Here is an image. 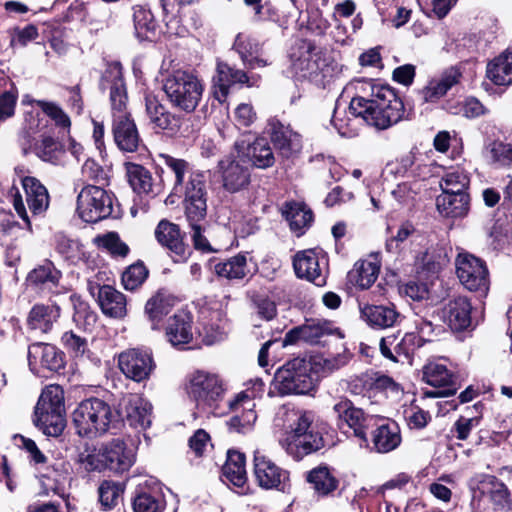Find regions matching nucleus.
I'll use <instances>...</instances> for the list:
<instances>
[{
	"mask_svg": "<svg viewBox=\"0 0 512 512\" xmlns=\"http://www.w3.org/2000/svg\"><path fill=\"white\" fill-rule=\"evenodd\" d=\"M102 90H109L112 109V133L116 146L123 152H136L142 143L139 131L127 111V90L123 80L122 66L110 64L100 81Z\"/></svg>",
	"mask_w": 512,
	"mask_h": 512,
	"instance_id": "1",
	"label": "nucleus"
},
{
	"mask_svg": "<svg viewBox=\"0 0 512 512\" xmlns=\"http://www.w3.org/2000/svg\"><path fill=\"white\" fill-rule=\"evenodd\" d=\"M368 96L352 98L349 110L367 124L384 130L405 118L403 101L395 91L383 85H371Z\"/></svg>",
	"mask_w": 512,
	"mask_h": 512,
	"instance_id": "2",
	"label": "nucleus"
},
{
	"mask_svg": "<svg viewBox=\"0 0 512 512\" xmlns=\"http://www.w3.org/2000/svg\"><path fill=\"white\" fill-rule=\"evenodd\" d=\"M313 420L314 416L310 411L292 408L285 412L288 430L280 439V445L297 461L319 451L324 446L323 437L313 426Z\"/></svg>",
	"mask_w": 512,
	"mask_h": 512,
	"instance_id": "3",
	"label": "nucleus"
},
{
	"mask_svg": "<svg viewBox=\"0 0 512 512\" xmlns=\"http://www.w3.org/2000/svg\"><path fill=\"white\" fill-rule=\"evenodd\" d=\"M72 419L76 433L87 438L114 433L123 422L119 411L95 397L81 401L73 411Z\"/></svg>",
	"mask_w": 512,
	"mask_h": 512,
	"instance_id": "4",
	"label": "nucleus"
},
{
	"mask_svg": "<svg viewBox=\"0 0 512 512\" xmlns=\"http://www.w3.org/2000/svg\"><path fill=\"white\" fill-rule=\"evenodd\" d=\"M290 73L296 81H309L324 85L332 77L334 66L313 42L298 40L290 52Z\"/></svg>",
	"mask_w": 512,
	"mask_h": 512,
	"instance_id": "5",
	"label": "nucleus"
},
{
	"mask_svg": "<svg viewBox=\"0 0 512 512\" xmlns=\"http://www.w3.org/2000/svg\"><path fill=\"white\" fill-rule=\"evenodd\" d=\"M79 462L88 472L110 470L123 473L133 465L134 454L119 438L99 446L86 447L79 454Z\"/></svg>",
	"mask_w": 512,
	"mask_h": 512,
	"instance_id": "6",
	"label": "nucleus"
},
{
	"mask_svg": "<svg viewBox=\"0 0 512 512\" xmlns=\"http://www.w3.org/2000/svg\"><path fill=\"white\" fill-rule=\"evenodd\" d=\"M185 216L191 228V238L194 248L203 252L212 251V247L204 235L202 222L207 213V192L204 177L201 174H191L183 200Z\"/></svg>",
	"mask_w": 512,
	"mask_h": 512,
	"instance_id": "7",
	"label": "nucleus"
},
{
	"mask_svg": "<svg viewBox=\"0 0 512 512\" xmlns=\"http://www.w3.org/2000/svg\"><path fill=\"white\" fill-rule=\"evenodd\" d=\"M163 91L173 108L191 113L202 99L204 85L195 74L176 70L163 80Z\"/></svg>",
	"mask_w": 512,
	"mask_h": 512,
	"instance_id": "8",
	"label": "nucleus"
},
{
	"mask_svg": "<svg viewBox=\"0 0 512 512\" xmlns=\"http://www.w3.org/2000/svg\"><path fill=\"white\" fill-rule=\"evenodd\" d=\"M311 363L304 358H294L277 370L268 395L306 394L314 387Z\"/></svg>",
	"mask_w": 512,
	"mask_h": 512,
	"instance_id": "9",
	"label": "nucleus"
},
{
	"mask_svg": "<svg viewBox=\"0 0 512 512\" xmlns=\"http://www.w3.org/2000/svg\"><path fill=\"white\" fill-rule=\"evenodd\" d=\"M337 425L345 432L352 431L360 446H369L368 430L375 426L376 419L364 413L347 398H340L333 405Z\"/></svg>",
	"mask_w": 512,
	"mask_h": 512,
	"instance_id": "10",
	"label": "nucleus"
},
{
	"mask_svg": "<svg viewBox=\"0 0 512 512\" xmlns=\"http://www.w3.org/2000/svg\"><path fill=\"white\" fill-rule=\"evenodd\" d=\"M225 390L224 383L218 375L204 371L193 373L187 384L189 397L202 411L216 408L222 400Z\"/></svg>",
	"mask_w": 512,
	"mask_h": 512,
	"instance_id": "11",
	"label": "nucleus"
},
{
	"mask_svg": "<svg viewBox=\"0 0 512 512\" xmlns=\"http://www.w3.org/2000/svg\"><path fill=\"white\" fill-rule=\"evenodd\" d=\"M113 194L96 185H87L77 196V213L87 223H96L112 215Z\"/></svg>",
	"mask_w": 512,
	"mask_h": 512,
	"instance_id": "12",
	"label": "nucleus"
},
{
	"mask_svg": "<svg viewBox=\"0 0 512 512\" xmlns=\"http://www.w3.org/2000/svg\"><path fill=\"white\" fill-rule=\"evenodd\" d=\"M456 275L469 291L486 296L489 290V273L484 261L469 253H459L456 260Z\"/></svg>",
	"mask_w": 512,
	"mask_h": 512,
	"instance_id": "13",
	"label": "nucleus"
},
{
	"mask_svg": "<svg viewBox=\"0 0 512 512\" xmlns=\"http://www.w3.org/2000/svg\"><path fill=\"white\" fill-rule=\"evenodd\" d=\"M154 236L173 262L185 263L191 256L192 251L184 241L185 233L177 224L167 219L160 220L154 230Z\"/></svg>",
	"mask_w": 512,
	"mask_h": 512,
	"instance_id": "14",
	"label": "nucleus"
},
{
	"mask_svg": "<svg viewBox=\"0 0 512 512\" xmlns=\"http://www.w3.org/2000/svg\"><path fill=\"white\" fill-rule=\"evenodd\" d=\"M253 475L257 484L266 490L275 489L284 492L289 486V472L260 450L254 452Z\"/></svg>",
	"mask_w": 512,
	"mask_h": 512,
	"instance_id": "15",
	"label": "nucleus"
},
{
	"mask_svg": "<svg viewBox=\"0 0 512 512\" xmlns=\"http://www.w3.org/2000/svg\"><path fill=\"white\" fill-rule=\"evenodd\" d=\"M268 133L279 156L283 159H293L300 154L302 150L301 135L295 132L289 124L275 117L270 118Z\"/></svg>",
	"mask_w": 512,
	"mask_h": 512,
	"instance_id": "16",
	"label": "nucleus"
},
{
	"mask_svg": "<svg viewBox=\"0 0 512 512\" xmlns=\"http://www.w3.org/2000/svg\"><path fill=\"white\" fill-rule=\"evenodd\" d=\"M360 319L373 330H384L399 325L403 315L394 303L371 304L359 301Z\"/></svg>",
	"mask_w": 512,
	"mask_h": 512,
	"instance_id": "17",
	"label": "nucleus"
},
{
	"mask_svg": "<svg viewBox=\"0 0 512 512\" xmlns=\"http://www.w3.org/2000/svg\"><path fill=\"white\" fill-rule=\"evenodd\" d=\"M120 416L129 423V425L138 430H145L152 422V405L139 394H126L118 404Z\"/></svg>",
	"mask_w": 512,
	"mask_h": 512,
	"instance_id": "18",
	"label": "nucleus"
},
{
	"mask_svg": "<svg viewBox=\"0 0 512 512\" xmlns=\"http://www.w3.org/2000/svg\"><path fill=\"white\" fill-rule=\"evenodd\" d=\"M424 381L442 390L424 391L423 395L426 398H438L453 395L457 391V377L446 367V365L439 362H429L423 368Z\"/></svg>",
	"mask_w": 512,
	"mask_h": 512,
	"instance_id": "19",
	"label": "nucleus"
},
{
	"mask_svg": "<svg viewBox=\"0 0 512 512\" xmlns=\"http://www.w3.org/2000/svg\"><path fill=\"white\" fill-rule=\"evenodd\" d=\"M118 365L127 378L136 382L146 380L155 367L151 353L136 348L122 352Z\"/></svg>",
	"mask_w": 512,
	"mask_h": 512,
	"instance_id": "20",
	"label": "nucleus"
},
{
	"mask_svg": "<svg viewBox=\"0 0 512 512\" xmlns=\"http://www.w3.org/2000/svg\"><path fill=\"white\" fill-rule=\"evenodd\" d=\"M62 272L55 267L53 262L45 260L43 264L31 270L26 283L29 287L42 294H61L65 291L61 284Z\"/></svg>",
	"mask_w": 512,
	"mask_h": 512,
	"instance_id": "21",
	"label": "nucleus"
},
{
	"mask_svg": "<svg viewBox=\"0 0 512 512\" xmlns=\"http://www.w3.org/2000/svg\"><path fill=\"white\" fill-rule=\"evenodd\" d=\"M423 345V339L416 333L410 332L398 338L397 335H389L383 337L380 341L379 348L381 354L393 361L399 362L409 360L415 350Z\"/></svg>",
	"mask_w": 512,
	"mask_h": 512,
	"instance_id": "22",
	"label": "nucleus"
},
{
	"mask_svg": "<svg viewBox=\"0 0 512 512\" xmlns=\"http://www.w3.org/2000/svg\"><path fill=\"white\" fill-rule=\"evenodd\" d=\"M145 110L150 124L168 136H175L181 127V117L170 112L156 96H145Z\"/></svg>",
	"mask_w": 512,
	"mask_h": 512,
	"instance_id": "23",
	"label": "nucleus"
},
{
	"mask_svg": "<svg viewBox=\"0 0 512 512\" xmlns=\"http://www.w3.org/2000/svg\"><path fill=\"white\" fill-rule=\"evenodd\" d=\"M249 77L240 69L218 61L216 74L213 76V96L219 103H224L229 94V88L235 84H248Z\"/></svg>",
	"mask_w": 512,
	"mask_h": 512,
	"instance_id": "24",
	"label": "nucleus"
},
{
	"mask_svg": "<svg viewBox=\"0 0 512 512\" xmlns=\"http://www.w3.org/2000/svg\"><path fill=\"white\" fill-rule=\"evenodd\" d=\"M90 293L94 296L97 289L98 303L102 312L111 317L121 319L127 314V300L123 293L110 285L94 286L88 283Z\"/></svg>",
	"mask_w": 512,
	"mask_h": 512,
	"instance_id": "25",
	"label": "nucleus"
},
{
	"mask_svg": "<svg viewBox=\"0 0 512 512\" xmlns=\"http://www.w3.org/2000/svg\"><path fill=\"white\" fill-rule=\"evenodd\" d=\"M228 405L231 410L243 409L241 415L237 414L227 421L229 431L242 434L251 431L257 415L253 409L254 403L250 396L245 392H240L233 400L228 402Z\"/></svg>",
	"mask_w": 512,
	"mask_h": 512,
	"instance_id": "26",
	"label": "nucleus"
},
{
	"mask_svg": "<svg viewBox=\"0 0 512 512\" xmlns=\"http://www.w3.org/2000/svg\"><path fill=\"white\" fill-rule=\"evenodd\" d=\"M193 317L185 311L180 310L168 319L165 335L168 342L179 349H183L193 339Z\"/></svg>",
	"mask_w": 512,
	"mask_h": 512,
	"instance_id": "27",
	"label": "nucleus"
},
{
	"mask_svg": "<svg viewBox=\"0 0 512 512\" xmlns=\"http://www.w3.org/2000/svg\"><path fill=\"white\" fill-rule=\"evenodd\" d=\"M293 267L299 278L306 279L317 286H323L326 282V274L315 250L298 252L294 257Z\"/></svg>",
	"mask_w": 512,
	"mask_h": 512,
	"instance_id": "28",
	"label": "nucleus"
},
{
	"mask_svg": "<svg viewBox=\"0 0 512 512\" xmlns=\"http://www.w3.org/2000/svg\"><path fill=\"white\" fill-rule=\"evenodd\" d=\"M472 305L464 296L448 300L442 309L444 322L454 331H463L471 325Z\"/></svg>",
	"mask_w": 512,
	"mask_h": 512,
	"instance_id": "29",
	"label": "nucleus"
},
{
	"mask_svg": "<svg viewBox=\"0 0 512 512\" xmlns=\"http://www.w3.org/2000/svg\"><path fill=\"white\" fill-rule=\"evenodd\" d=\"M25 136L22 142V150L24 154L33 152L42 161L51 164H58L65 154L63 144L50 135H42L40 140L34 143L30 142Z\"/></svg>",
	"mask_w": 512,
	"mask_h": 512,
	"instance_id": "30",
	"label": "nucleus"
},
{
	"mask_svg": "<svg viewBox=\"0 0 512 512\" xmlns=\"http://www.w3.org/2000/svg\"><path fill=\"white\" fill-rule=\"evenodd\" d=\"M257 264L245 254L230 257L224 262L215 264V273L228 280L251 278L257 272Z\"/></svg>",
	"mask_w": 512,
	"mask_h": 512,
	"instance_id": "31",
	"label": "nucleus"
},
{
	"mask_svg": "<svg viewBox=\"0 0 512 512\" xmlns=\"http://www.w3.org/2000/svg\"><path fill=\"white\" fill-rule=\"evenodd\" d=\"M223 187L230 193L238 192L250 183V172L238 160L226 158L219 161Z\"/></svg>",
	"mask_w": 512,
	"mask_h": 512,
	"instance_id": "32",
	"label": "nucleus"
},
{
	"mask_svg": "<svg viewBox=\"0 0 512 512\" xmlns=\"http://www.w3.org/2000/svg\"><path fill=\"white\" fill-rule=\"evenodd\" d=\"M371 430L372 449L378 453H389L395 450L402 441L398 424L394 421H386L375 424Z\"/></svg>",
	"mask_w": 512,
	"mask_h": 512,
	"instance_id": "33",
	"label": "nucleus"
},
{
	"mask_svg": "<svg viewBox=\"0 0 512 512\" xmlns=\"http://www.w3.org/2000/svg\"><path fill=\"white\" fill-rule=\"evenodd\" d=\"M29 365L40 363L50 371H59L64 366V355L54 345L47 343H33L28 348Z\"/></svg>",
	"mask_w": 512,
	"mask_h": 512,
	"instance_id": "34",
	"label": "nucleus"
},
{
	"mask_svg": "<svg viewBox=\"0 0 512 512\" xmlns=\"http://www.w3.org/2000/svg\"><path fill=\"white\" fill-rule=\"evenodd\" d=\"M477 490L487 496L495 509H510L512 500L507 486L493 475H481Z\"/></svg>",
	"mask_w": 512,
	"mask_h": 512,
	"instance_id": "35",
	"label": "nucleus"
},
{
	"mask_svg": "<svg viewBox=\"0 0 512 512\" xmlns=\"http://www.w3.org/2000/svg\"><path fill=\"white\" fill-rule=\"evenodd\" d=\"M461 72L456 67H449L439 77L431 79L420 91L424 102H436L443 97L449 89L459 82Z\"/></svg>",
	"mask_w": 512,
	"mask_h": 512,
	"instance_id": "36",
	"label": "nucleus"
},
{
	"mask_svg": "<svg viewBox=\"0 0 512 512\" xmlns=\"http://www.w3.org/2000/svg\"><path fill=\"white\" fill-rule=\"evenodd\" d=\"M26 194V202L32 215H43L50 203L47 188L35 177L26 176L21 179Z\"/></svg>",
	"mask_w": 512,
	"mask_h": 512,
	"instance_id": "37",
	"label": "nucleus"
},
{
	"mask_svg": "<svg viewBox=\"0 0 512 512\" xmlns=\"http://www.w3.org/2000/svg\"><path fill=\"white\" fill-rule=\"evenodd\" d=\"M233 48L249 69L265 67L270 64L267 59L259 57L262 45L251 36L239 33L235 38Z\"/></svg>",
	"mask_w": 512,
	"mask_h": 512,
	"instance_id": "38",
	"label": "nucleus"
},
{
	"mask_svg": "<svg viewBox=\"0 0 512 512\" xmlns=\"http://www.w3.org/2000/svg\"><path fill=\"white\" fill-rule=\"evenodd\" d=\"M159 158L174 175L175 181L172 188L173 195H179L185 198V190L188 182L190 181L191 174L204 175L201 172L192 171L189 162L184 159L175 158L165 153L159 154ZM203 177L205 178V176Z\"/></svg>",
	"mask_w": 512,
	"mask_h": 512,
	"instance_id": "39",
	"label": "nucleus"
},
{
	"mask_svg": "<svg viewBox=\"0 0 512 512\" xmlns=\"http://www.w3.org/2000/svg\"><path fill=\"white\" fill-rule=\"evenodd\" d=\"M469 205L468 193H441L436 198L437 209L444 217H464L469 211Z\"/></svg>",
	"mask_w": 512,
	"mask_h": 512,
	"instance_id": "40",
	"label": "nucleus"
},
{
	"mask_svg": "<svg viewBox=\"0 0 512 512\" xmlns=\"http://www.w3.org/2000/svg\"><path fill=\"white\" fill-rule=\"evenodd\" d=\"M60 317V307L55 304H35L28 315V325L33 330L47 333Z\"/></svg>",
	"mask_w": 512,
	"mask_h": 512,
	"instance_id": "41",
	"label": "nucleus"
},
{
	"mask_svg": "<svg viewBox=\"0 0 512 512\" xmlns=\"http://www.w3.org/2000/svg\"><path fill=\"white\" fill-rule=\"evenodd\" d=\"M283 215L289 222L290 229L301 236L313 222V213L306 204L301 202H288L283 209Z\"/></svg>",
	"mask_w": 512,
	"mask_h": 512,
	"instance_id": "42",
	"label": "nucleus"
},
{
	"mask_svg": "<svg viewBox=\"0 0 512 512\" xmlns=\"http://www.w3.org/2000/svg\"><path fill=\"white\" fill-rule=\"evenodd\" d=\"M245 157L254 167L267 169L275 163L273 150L265 138H256L242 151Z\"/></svg>",
	"mask_w": 512,
	"mask_h": 512,
	"instance_id": "43",
	"label": "nucleus"
},
{
	"mask_svg": "<svg viewBox=\"0 0 512 512\" xmlns=\"http://www.w3.org/2000/svg\"><path fill=\"white\" fill-rule=\"evenodd\" d=\"M380 265L374 261L362 260L354 264L348 272L347 279L350 284L360 290L369 289L377 280Z\"/></svg>",
	"mask_w": 512,
	"mask_h": 512,
	"instance_id": "44",
	"label": "nucleus"
},
{
	"mask_svg": "<svg viewBox=\"0 0 512 512\" xmlns=\"http://www.w3.org/2000/svg\"><path fill=\"white\" fill-rule=\"evenodd\" d=\"M486 73L495 85L512 84V47L490 61Z\"/></svg>",
	"mask_w": 512,
	"mask_h": 512,
	"instance_id": "45",
	"label": "nucleus"
},
{
	"mask_svg": "<svg viewBox=\"0 0 512 512\" xmlns=\"http://www.w3.org/2000/svg\"><path fill=\"white\" fill-rule=\"evenodd\" d=\"M35 425L47 436H59L65 427L64 411L38 409L35 407L34 412Z\"/></svg>",
	"mask_w": 512,
	"mask_h": 512,
	"instance_id": "46",
	"label": "nucleus"
},
{
	"mask_svg": "<svg viewBox=\"0 0 512 512\" xmlns=\"http://www.w3.org/2000/svg\"><path fill=\"white\" fill-rule=\"evenodd\" d=\"M222 476L233 485L243 487L247 481L245 455L239 451L229 450L222 467Z\"/></svg>",
	"mask_w": 512,
	"mask_h": 512,
	"instance_id": "47",
	"label": "nucleus"
},
{
	"mask_svg": "<svg viewBox=\"0 0 512 512\" xmlns=\"http://www.w3.org/2000/svg\"><path fill=\"white\" fill-rule=\"evenodd\" d=\"M133 22L135 34L139 40H152L156 35L157 23L150 10L141 6L134 7Z\"/></svg>",
	"mask_w": 512,
	"mask_h": 512,
	"instance_id": "48",
	"label": "nucleus"
},
{
	"mask_svg": "<svg viewBox=\"0 0 512 512\" xmlns=\"http://www.w3.org/2000/svg\"><path fill=\"white\" fill-rule=\"evenodd\" d=\"M125 166L129 184L136 193L152 192L153 178L149 170L135 163H126Z\"/></svg>",
	"mask_w": 512,
	"mask_h": 512,
	"instance_id": "49",
	"label": "nucleus"
},
{
	"mask_svg": "<svg viewBox=\"0 0 512 512\" xmlns=\"http://www.w3.org/2000/svg\"><path fill=\"white\" fill-rule=\"evenodd\" d=\"M172 303L164 294L157 293L145 305V314L152 329H157L163 318L171 311Z\"/></svg>",
	"mask_w": 512,
	"mask_h": 512,
	"instance_id": "50",
	"label": "nucleus"
},
{
	"mask_svg": "<svg viewBox=\"0 0 512 512\" xmlns=\"http://www.w3.org/2000/svg\"><path fill=\"white\" fill-rule=\"evenodd\" d=\"M307 481L322 496L328 495L337 488L338 481L327 467H317L308 473Z\"/></svg>",
	"mask_w": 512,
	"mask_h": 512,
	"instance_id": "51",
	"label": "nucleus"
},
{
	"mask_svg": "<svg viewBox=\"0 0 512 512\" xmlns=\"http://www.w3.org/2000/svg\"><path fill=\"white\" fill-rule=\"evenodd\" d=\"M54 246L56 251L66 260L76 261L82 255V245L75 239L69 238L62 232L54 235Z\"/></svg>",
	"mask_w": 512,
	"mask_h": 512,
	"instance_id": "52",
	"label": "nucleus"
},
{
	"mask_svg": "<svg viewBox=\"0 0 512 512\" xmlns=\"http://www.w3.org/2000/svg\"><path fill=\"white\" fill-rule=\"evenodd\" d=\"M36 406H38V409L65 411L63 389L59 385L45 387Z\"/></svg>",
	"mask_w": 512,
	"mask_h": 512,
	"instance_id": "53",
	"label": "nucleus"
},
{
	"mask_svg": "<svg viewBox=\"0 0 512 512\" xmlns=\"http://www.w3.org/2000/svg\"><path fill=\"white\" fill-rule=\"evenodd\" d=\"M468 175L461 170L447 172L440 181L442 193H467L469 186Z\"/></svg>",
	"mask_w": 512,
	"mask_h": 512,
	"instance_id": "54",
	"label": "nucleus"
},
{
	"mask_svg": "<svg viewBox=\"0 0 512 512\" xmlns=\"http://www.w3.org/2000/svg\"><path fill=\"white\" fill-rule=\"evenodd\" d=\"M165 501L160 494L140 492L133 501L134 512H163Z\"/></svg>",
	"mask_w": 512,
	"mask_h": 512,
	"instance_id": "55",
	"label": "nucleus"
},
{
	"mask_svg": "<svg viewBox=\"0 0 512 512\" xmlns=\"http://www.w3.org/2000/svg\"><path fill=\"white\" fill-rule=\"evenodd\" d=\"M302 340L307 343L315 344L325 335L331 333V324L323 320H310L300 326Z\"/></svg>",
	"mask_w": 512,
	"mask_h": 512,
	"instance_id": "56",
	"label": "nucleus"
},
{
	"mask_svg": "<svg viewBox=\"0 0 512 512\" xmlns=\"http://www.w3.org/2000/svg\"><path fill=\"white\" fill-rule=\"evenodd\" d=\"M99 501L103 510H111L120 499L123 489L119 483L105 480L101 483L99 489Z\"/></svg>",
	"mask_w": 512,
	"mask_h": 512,
	"instance_id": "57",
	"label": "nucleus"
},
{
	"mask_svg": "<svg viewBox=\"0 0 512 512\" xmlns=\"http://www.w3.org/2000/svg\"><path fill=\"white\" fill-rule=\"evenodd\" d=\"M148 274L146 266L142 262H137L123 272L122 284L126 290L133 291L144 283Z\"/></svg>",
	"mask_w": 512,
	"mask_h": 512,
	"instance_id": "58",
	"label": "nucleus"
},
{
	"mask_svg": "<svg viewBox=\"0 0 512 512\" xmlns=\"http://www.w3.org/2000/svg\"><path fill=\"white\" fill-rule=\"evenodd\" d=\"M34 103L54 121L56 126L65 130L70 129V118L58 104L45 100H35Z\"/></svg>",
	"mask_w": 512,
	"mask_h": 512,
	"instance_id": "59",
	"label": "nucleus"
},
{
	"mask_svg": "<svg viewBox=\"0 0 512 512\" xmlns=\"http://www.w3.org/2000/svg\"><path fill=\"white\" fill-rule=\"evenodd\" d=\"M218 316L219 314L217 313L216 322L211 320V322L203 323L202 328L199 330V336L205 345H213L222 341L226 336L225 325Z\"/></svg>",
	"mask_w": 512,
	"mask_h": 512,
	"instance_id": "60",
	"label": "nucleus"
},
{
	"mask_svg": "<svg viewBox=\"0 0 512 512\" xmlns=\"http://www.w3.org/2000/svg\"><path fill=\"white\" fill-rule=\"evenodd\" d=\"M62 343L67 351L75 358L89 357L87 340L73 331H67L62 336Z\"/></svg>",
	"mask_w": 512,
	"mask_h": 512,
	"instance_id": "61",
	"label": "nucleus"
},
{
	"mask_svg": "<svg viewBox=\"0 0 512 512\" xmlns=\"http://www.w3.org/2000/svg\"><path fill=\"white\" fill-rule=\"evenodd\" d=\"M38 36V29L33 24H29L24 28L16 27L12 30L10 45L12 47H25L29 42L35 40Z\"/></svg>",
	"mask_w": 512,
	"mask_h": 512,
	"instance_id": "62",
	"label": "nucleus"
},
{
	"mask_svg": "<svg viewBox=\"0 0 512 512\" xmlns=\"http://www.w3.org/2000/svg\"><path fill=\"white\" fill-rule=\"evenodd\" d=\"M480 423V417L466 418L460 416L454 423L451 431L455 433L458 440H466L472 429L477 427Z\"/></svg>",
	"mask_w": 512,
	"mask_h": 512,
	"instance_id": "63",
	"label": "nucleus"
},
{
	"mask_svg": "<svg viewBox=\"0 0 512 512\" xmlns=\"http://www.w3.org/2000/svg\"><path fill=\"white\" fill-rule=\"evenodd\" d=\"M490 153L494 162L500 165H508L512 161V146L500 141H494L490 145Z\"/></svg>",
	"mask_w": 512,
	"mask_h": 512,
	"instance_id": "64",
	"label": "nucleus"
}]
</instances>
